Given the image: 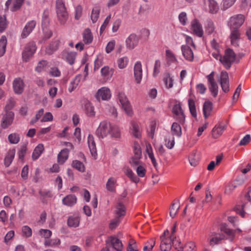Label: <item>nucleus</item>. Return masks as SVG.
Instances as JSON below:
<instances>
[{"label":"nucleus","instance_id":"obj_1","mask_svg":"<svg viewBox=\"0 0 251 251\" xmlns=\"http://www.w3.org/2000/svg\"><path fill=\"white\" fill-rule=\"evenodd\" d=\"M96 135L104 139L109 137L112 140L118 141L121 138L120 128L117 125L104 120L101 121L96 131Z\"/></svg>","mask_w":251,"mask_h":251},{"label":"nucleus","instance_id":"obj_2","mask_svg":"<svg viewBox=\"0 0 251 251\" xmlns=\"http://www.w3.org/2000/svg\"><path fill=\"white\" fill-rule=\"evenodd\" d=\"M56 12L57 19L60 24H65L68 19V13L63 0H56Z\"/></svg>","mask_w":251,"mask_h":251},{"label":"nucleus","instance_id":"obj_3","mask_svg":"<svg viewBox=\"0 0 251 251\" xmlns=\"http://www.w3.org/2000/svg\"><path fill=\"white\" fill-rule=\"evenodd\" d=\"M117 99L125 112L128 115L131 116L132 114V107L126 94L123 92H119L117 95Z\"/></svg>","mask_w":251,"mask_h":251},{"label":"nucleus","instance_id":"obj_4","mask_svg":"<svg viewBox=\"0 0 251 251\" xmlns=\"http://www.w3.org/2000/svg\"><path fill=\"white\" fill-rule=\"evenodd\" d=\"M202 6L204 10L210 14L217 13L219 6L216 0H202Z\"/></svg>","mask_w":251,"mask_h":251},{"label":"nucleus","instance_id":"obj_5","mask_svg":"<svg viewBox=\"0 0 251 251\" xmlns=\"http://www.w3.org/2000/svg\"><path fill=\"white\" fill-rule=\"evenodd\" d=\"M235 54L234 51L230 49H227L225 51V55L223 57H220V61L227 69H229L231 64L235 61Z\"/></svg>","mask_w":251,"mask_h":251},{"label":"nucleus","instance_id":"obj_6","mask_svg":"<svg viewBox=\"0 0 251 251\" xmlns=\"http://www.w3.org/2000/svg\"><path fill=\"white\" fill-rule=\"evenodd\" d=\"M244 17L243 15L238 14L231 17L228 21V26L230 30L238 29L244 23Z\"/></svg>","mask_w":251,"mask_h":251},{"label":"nucleus","instance_id":"obj_7","mask_svg":"<svg viewBox=\"0 0 251 251\" xmlns=\"http://www.w3.org/2000/svg\"><path fill=\"white\" fill-rule=\"evenodd\" d=\"M160 250L161 251H170L172 246V238H169V230L164 231L163 234L160 236Z\"/></svg>","mask_w":251,"mask_h":251},{"label":"nucleus","instance_id":"obj_8","mask_svg":"<svg viewBox=\"0 0 251 251\" xmlns=\"http://www.w3.org/2000/svg\"><path fill=\"white\" fill-rule=\"evenodd\" d=\"M36 50V44L34 42L27 44L22 54L23 59L27 62L32 57Z\"/></svg>","mask_w":251,"mask_h":251},{"label":"nucleus","instance_id":"obj_9","mask_svg":"<svg viewBox=\"0 0 251 251\" xmlns=\"http://www.w3.org/2000/svg\"><path fill=\"white\" fill-rule=\"evenodd\" d=\"M214 72H212L209 75L206 76L208 81V88L212 95L215 97L218 92V87L214 79Z\"/></svg>","mask_w":251,"mask_h":251},{"label":"nucleus","instance_id":"obj_10","mask_svg":"<svg viewBox=\"0 0 251 251\" xmlns=\"http://www.w3.org/2000/svg\"><path fill=\"white\" fill-rule=\"evenodd\" d=\"M14 119V113L13 112H7L3 115L1 121L0 126L3 129H6L11 126Z\"/></svg>","mask_w":251,"mask_h":251},{"label":"nucleus","instance_id":"obj_11","mask_svg":"<svg viewBox=\"0 0 251 251\" xmlns=\"http://www.w3.org/2000/svg\"><path fill=\"white\" fill-rule=\"evenodd\" d=\"M133 76L136 83L140 84L142 81L143 77L142 66L140 61H136L134 64Z\"/></svg>","mask_w":251,"mask_h":251},{"label":"nucleus","instance_id":"obj_12","mask_svg":"<svg viewBox=\"0 0 251 251\" xmlns=\"http://www.w3.org/2000/svg\"><path fill=\"white\" fill-rule=\"evenodd\" d=\"M111 97V91L110 89L106 87H103L99 89L96 95V98L99 101L100 100H108Z\"/></svg>","mask_w":251,"mask_h":251},{"label":"nucleus","instance_id":"obj_13","mask_svg":"<svg viewBox=\"0 0 251 251\" xmlns=\"http://www.w3.org/2000/svg\"><path fill=\"white\" fill-rule=\"evenodd\" d=\"M191 30L192 32L199 37L203 35L202 26L200 22L197 19H194L191 23Z\"/></svg>","mask_w":251,"mask_h":251},{"label":"nucleus","instance_id":"obj_14","mask_svg":"<svg viewBox=\"0 0 251 251\" xmlns=\"http://www.w3.org/2000/svg\"><path fill=\"white\" fill-rule=\"evenodd\" d=\"M139 38L135 34H131L126 40V46L127 49L131 50L138 44Z\"/></svg>","mask_w":251,"mask_h":251},{"label":"nucleus","instance_id":"obj_15","mask_svg":"<svg viewBox=\"0 0 251 251\" xmlns=\"http://www.w3.org/2000/svg\"><path fill=\"white\" fill-rule=\"evenodd\" d=\"M61 57L70 65H73L76 59L77 53L75 51H69L66 50L63 51L61 53Z\"/></svg>","mask_w":251,"mask_h":251},{"label":"nucleus","instance_id":"obj_16","mask_svg":"<svg viewBox=\"0 0 251 251\" xmlns=\"http://www.w3.org/2000/svg\"><path fill=\"white\" fill-rule=\"evenodd\" d=\"M36 25V22L34 20L28 22L22 30L21 37L23 39L26 38L32 32Z\"/></svg>","mask_w":251,"mask_h":251},{"label":"nucleus","instance_id":"obj_17","mask_svg":"<svg viewBox=\"0 0 251 251\" xmlns=\"http://www.w3.org/2000/svg\"><path fill=\"white\" fill-rule=\"evenodd\" d=\"M25 0H8L5 6L12 11H16L20 9Z\"/></svg>","mask_w":251,"mask_h":251},{"label":"nucleus","instance_id":"obj_18","mask_svg":"<svg viewBox=\"0 0 251 251\" xmlns=\"http://www.w3.org/2000/svg\"><path fill=\"white\" fill-rule=\"evenodd\" d=\"M220 83L223 90L225 92L229 91L228 75L226 71H222L220 75Z\"/></svg>","mask_w":251,"mask_h":251},{"label":"nucleus","instance_id":"obj_19","mask_svg":"<svg viewBox=\"0 0 251 251\" xmlns=\"http://www.w3.org/2000/svg\"><path fill=\"white\" fill-rule=\"evenodd\" d=\"M241 33L238 29L230 30V39L231 44L234 47H238L240 40Z\"/></svg>","mask_w":251,"mask_h":251},{"label":"nucleus","instance_id":"obj_20","mask_svg":"<svg viewBox=\"0 0 251 251\" xmlns=\"http://www.w3.org/2000/svg\"><path fill=\"white\" fill-rule=\"evenodd\" d=\"M173 112L176 115V119L179 122L183 124L185 122V116L182 110L181 107L179 105H175L173 108Z\"/></svg>","mask_w":251,"mask_h":251},{"label":"nucleus","instance_id":"obj_21","mask_svg":"<svg viewBox=\"0 0 251 251\" xmlns=\"http://www.w3.org/2000/svg\"><path fill=\"white\" fill-rule=\"evenodd\" d=\"M181 50L184 58L188 61H192L194 59V53L192 50L188 45H182Z\"/></svg>","mask_w":251,"mask_h":251},{"label":"nucleus","instance_id":"obj_22","mask_svg":"<svg viewBox=\"0 0 251 251\" xmlns=\"http://www.w3.org/2000/svg\"><path fill=\"white\" fill-rule=\"evenodd\" d=\"M25 85L22 79L20 78L15 79L13 82V87L14 92L17 94L23 93Z\"/></svg>","mask_w":251,"mask_h":251},{"label":"nucleus","instance_id":"obj_23","mask_svg":"<svg viewBox=\"0 0 251 251\" xmlns=\"http://www.w3.org/2000/svg\"><path fill=\"white\" fill-rule=\"evenodd\" d=\"M77 198L74 195L70 194L65 196L62 199V203L67 206H73L76 204Z\"/></svg>","mask_w":251,"mask_h":251},{"label":"nucleus","instance_id":"obj_24","mask_svg":"<svg viewBox=\"0 0 251 251\" xmlns=\"http://www.w3.org/2000/svg\"><path fill=\"white\" fill-rule=\"evenodd\" d=\"M87 143L90 152L93 156L97 154L96 143L93 135L89 134L87 137Z\"/></svg>","mask_w":251,"mask_h":251},{"label":"nucleus","instance_id":"obj_25","mask_svg":"<svg viewBox=\"0 0 251 251\" xmlns=\"http://www.w3.org/2000/svg\"><path fill=\"white\" fill-rule=\"evenodd\" d=\"M109 240L113 247L117 251H122L123 250V244L121 241H120L117 237L111 236L109 238Z\"/></svg>","mask_w":251,"mask_h":251},{"label":"nucleus","instance_id":"obj_26","mask_svg":"<svg viewBox=\"0 0 251 251\" xmlns=\"http://www.w3.org/2000/svg\"><path fill=\"white\" fill-rule=\"evenodd\" d=\"M84 109L85 114L89 117H92L95 115L94 107L88 100H85L84 102Z\"/></svg>","mask_w":251,"mask_h":251},{"label":"nucleus","instance_id":"obj_27","mask_svg":"<svg viewBox=\"0 0 251 251\" xmlns=\"http://www.w3.org/2000/svg\"><path fill=\"white\" fill-rule=\"evenodd\" d=\"M130 131L132 135L135 138H139L141 136V130L139 125L134 122L131 123V126Z\"/></svg>","mask_w":251,"mask_h":251},{"label":"nucleus","instance_id":"obj_28","mask_svg":"<svg viewBox=\"0 0 251 251\" xmlns=\"http://www.w3.org/2000/svg\"><path fill=\"white\" fill-rule=\"evenodd\" d=\"M15 152L16 151L14 149H10L8 151L4 160V165L6 167H8L11 164L14 158Z\"/></svg>","mask_w":251,"mask_h":251},{"label":"nucleus","instance_id":"obj_29","mask_svg":"<svg viewBox=\"0 0 251 251\" xmlns=\"http://www.w3.org/2000/svg\"><path fill=\"white\" fill-rule=\"evenodd\" d=\"M69 151L68 149H64L61 151L57 156L58 162L59 164H63L68 159Z\"/></svg>","mask_w":251,"mask_h":251},{"label":"nucleus","instance_id":"obj_30","mask_svg":"<svg viewBox=\"0 0 251 251\" xmlns=\"http://www.w3.org/2000/svg\"><path fill=\"white\" fill-rule=\"evenodd\" d=\"M203 113L205 119H207L211 114L212 110V103L209 101H206L203 104Z\"/></svg>","mask_w":251,"mask_h":251},{"label":"nucleus","instance_id":"obj_31","mask_svg":"<svg viewBox=\"0 0 251 251\" xmlns=\"http://www.w3.org/2000/svg\"><path fill=\"white\" fill-rule=\"evenodd\" d=\"M80 218L77 215L70 216L68 219L67 224L69 226L76 227L79 226Z\"/></svg>","mask_w":251,"mask_h":251},{"label":"nucleus","instance_id":"obj_32","mask_svg":"<svg viewBox=\"0 0 251 251\" xmlns=\"http://www.w3.org/2000/svg\"><path fill=\"white\" fill-rule=\"evenodd\" d=\"M129 63V58L126 56H123L119 57L116 61V64L118 67L120 69L126 68Z\"/></svg>","mask_w":251,"mask_h":251},{"label":"nucleus","instance_id":"obj_33","mask_svg":"<svg viewBox=\"0 0 251 251\" xmlns=\"http://www.w3.org/2000/svg\"><path fill=\"white\" fill-rule=\"evenodd\" d=\"M117 180L113 177L108 178L106 183V189L111 192H115L116 190Z\"/></svg>","mask_w":251,"mask_h":251},{"label":"nucleus","instance_id":"obj_34","mask_svg":"<svg viewBox=\"0 0 251 251\" xmlns=\"http://www.w3.org/2000/svg\"><path fill=\"white\" fill-rule=\"evenodd\" d=\"M125 174L129 178V179L135 183H137L139 181V178L134 174L131 169L129 167H125L124 169Z\"/></svg>","mask_w":251,"mask_h":251},{"label":"nucleus","instance_id":"obj_35","mask_svg":"<svg viewBox=\"0 0 251 251\" xmlns=\"http://www.w3.org/2000/svg\"><path fill=\"white\" fill-rule=\"evenodd\" d=\"M225 129V126L224 125H219L215 126L212 131L213 137L217 138L222 134Z\"/></svg>","mask_w":251,"mask_h":251},{"label":"nucleus","instance_id":"obj_36","mask_svg":"<svg viewBox=\"0 0 251 251\" xmlns=\"http://www.w3.org/2000/svg\"><path fill=\"white\" fill-rule=\"evenodd\" d=\"M44 150V145L42 144H38L34 149L32 155V159H37L43 153Z\"/></svg>","mask_w":251,"mask_h":251},{"label":"nucleus","instance_id":"obj_37","mask_svg":"<svg viewBox=\"0 0 251 251\" xmlns=\"http://www.w3.org/2000/svg\"><path fill=\"white\" fill-rule=\"evenodd\" d=\"M126 213V208L121 202H118L116 206L115 214L116 217L120 218L124 216Z\"/></svg>","mask_w":251,"mask_h":251},{"label":"nucleus","instance_id":"obj_38","mask_svg":"<svg viewBox=\"0 0 251 251\" xmlns=\"http://www.w3.org/2000/svg\"><path fill=\"white\" fill-rule=\"evenodd\" d=\"M205 32L208 34H212L215 33V27L213 22L211 20H208L205 25Z\"/></svg>","mask_w":251,"mask_h":251},{"label":"nucleus","instance_id":"obj_39","mask_svg":"<svg viewBox=\"0 0 251 251\" xmlns=\"http://www.w3.org/2000/svg\"><path fill=\"white\" fill-rule=\"evenodd\" d=\"M171 131L174 136L180 137L182 134L181 127L177 123H174L171 127Z\"/></svg>","mask_w":251,"mask_h":251},{"label":"nucleus","instance_id":"obj_40","mask_svg":"<svg viewBox=\"0 0 251 251\" xmlns=\"http://www.w3.org/2000/svg\"><path fill=\"white\" fill-rule=\"evenodd\" d=\"M93 36L90 29L87 28L83 33V41L86 44H89L92 42Z\"/></svg>","mask_w":251,"mask_h":251},{"label":"nucleus","instance_id":"obj_41","mask_svg":"<svg viewBox=\"0 0 251 251\" xmlns=\"http://www.w3.org/2000/svg\"><path fill=\"white\" fill-rule=\"evenodd\" d=\"M165 54L166 60L169 64L176 63L177 61L175 54L171 50H166Z\"/></svg>","mask_w":251,"mask_h":251},{"label":"nucleus","instance_id":"obj_42","mask_svg":"<svg viewBox=\"0 0 251 251\" xmlns=\"http://www.w3.org/2000/svg\"><path fill=\"white\" fill-rule=\"evenodd\" d=\"M136 170V172L138 176L140 177H143L146 174V165L143 163L134 168Z\"/></svg>","mask_w":251,"mask_h":251},{"label":"nucleus","instance_id":"obj_43","mask_svg":"<svg viewBox=\"0 0 251 251\" xmlns=\"http://www.w3.org/2000/svg\"><path fill=\"white\" fill-rule=\"evenodd\" d=\"M81 79V76L80 75H76L74 80L71 82L68 90L70 92H73L78 85L80 80Z\"/></svg>","mask_w":251,"mask_h":251},{"label":"nucleus","instance_id":"obj_44","mask_svg":"<svg viewBox=\"0 0 251 251\" xmlns=\"http://www.w3.org/2000/svg\"><path fill=\"white\" fill-rule=\"evenodd\" d=\"M43 35L41 39L39 41L40 43L45 42L52 36L51 31L47 28V26L43 27Z\"/></svg>","mask_w":251,"mask_h":251},{"label":"nucleus","instance_id":"obj_45","mask_svg":"<svg viewBox=\"0 0 251 251\" xmlns=\"http://www.w3.org/2000/svg\"><path fill=\"white\" fill-rule=\"evenodd\" d=\"M6 44V38L4 36H2L0 39V57L2 56L5 53Z\"/></svg>","mask_w":251,"mask_h":251},{"label":"nucleus","instance_id":"obj_46","mask_svg":"<svg viewBox=\"0 0 251 251\" xmlns=\"http://www.w3.org/2000/svg\"><path fill=\"white\" fill-rule=\"evenodd\" d=\"M188 102L189 110L191 115L193 117L196 118L197 116V113L194 100L192 99H189L188 100Z\"/></svg>","mask_w":251,"mask_h":251},{"label":"nucleus","instance_id":"obj_47","mask_svg":"<svg viewBox=\"0 0 251 251\" xmlns=\"http://www.w3.org/2000/svg\"><path fill=\"white\" fill-rule=\"evenodd\" d=\"M165 146L169 149H172L175 145L174 137L170 134L167 135L165 138Z\"/></svg>","mask_w":251,"mask_h":251},{"label":"nucleus","instance_id":"obj_48","mask_svg":"<svg viewBox=\"0 0 251 251\" xmlns=\"http://www.w3.org/2000/svg\"><path fill=\"white\" fill-rule=\"evenodd\" d=\"M196 245L194 242H188L184 247L183 248H180L178 251H196Z\"/></svg>","mask_w":251,"mask_h":251},{"label":"nucleus","instance_id":"obj_49","mask_svg":"<svg viewBox=\"0 0 251 251\" xmlns=\"http://www.w3.org/2000/svg\"><path fill=\"white\" fill-rule=\"evenodd\" d=\"M236 0H223L221 9L226 10L231 7L235 2Z\"/></svg>","mask_w":251,"mask_h":251},{"label":"nucleus","instance_id":"obj_50","mask_svg":"<svg viewBox=\"0 0 251 251\" xmlns=\"http://www.w3.org/2000/svg\"><path fill=\"white\" fill-rule=\"evenodd\" d=\"M15 105V100L12 98L8 99L6 104L4 107L5 112H11L10 110L14 108Z\"/></svg>","mask_w":251,"mask_h":251},{"label":"nucleus","instance_id":"obj_51","mask_svg":"<svg viewBox=\"0 0 251 251\" xmlns=\"http://www.w3.org/2000/svg\"><path fill=\"white\" fill-rule=\"evenodd\" d=\"M141 158V157H137L136 156H133L131 158L129 163L133 169L143 164L140 160Z\"/></svg>","mask_w":251,"mask_h":251},{"label":"nucleus","instance_id":"obj_52","mask_svg":"<svg viewBox=\"0 0 251 251\" xmlns=\"http://www.w3.org/2000/svg\"><path fill=\"white\" fill-rule=\"evenodd\" d=\"M44 113V110L43 108H41L39 109L36 113L35 116L33 117L31 121L30 124L33 125L36 123L39 119L41 118V117L43 116Z\"/></svg>","mask_w":251,"mask_h":251},{"label":"nucleus","instance_id":"obj_53","mask_svg":"<svg viewBox=\"0 0 251 251\" xmlns=\"http://www.w3.org/2000/svg\"><path fill=\"white\" fill-rule=\"evenodd\" d=\"M73 167L80 172L85 171V166L84 164L78 160H75L72 163Z\"/></svg>","mask_w":251,"mask_h":251},{"label":"nucleus","instance_id":"obj_54","mask_svg":"<svg viewBox=\"0 0 251 251\" xmlns=\"http://www.w3.org/2000/svg\"><path fill=\"white\" fill-rule=\"evenodd\" d=\"M179 209V205L178 203H173L170 208V216L174 218Z\"/></svg>","mask_w":251,"mask_h":251},{"label":"nucleus","instance_id":"obj_55","mask_svg":"<svg viewBox=\"0 0 251 251\" xmlns=\"http://www.w3.org/2000/svg\"><path fill=\"white\" fill-rule=\"evenodd\" d=\"M221 230L223 231L228 236L229 239L232 241L234 237V232L227 228L226 225H222L221 226Z\"/></svg>","mask_w":251,"mask_h":251},{"label":"nucleus","instance_id":"obj_56","mask_svg":"<svg viewBox=\"0 0 251 251\" xmlns=\"http://www.w3.org/2000/svg\"><path fill=\"white\" fill-rule=\"evenodd\" d=\"M8 139L11 144H16L20 141V136L17 133H11L8 135Z\"/></svg>","mask_w":251,"mask_h":251},{"label":"nucleus","instance_id":"obj_57","mask_svg":"<svg viewBox=\"0 0 251 251\" xmlns=\"http://www.w3.org/2000/svg\"><path fill=\"white\" fill-rule=\"evenodd\" d=\"M224 236L222 234L216 233L211 237L210 240V244L213 245L219 243V241L223 240Z\"/></svg>","mask_w":251,"mask_h":251},{"label":"nucleus","instance_id":"obj_58","mask_svg":"<svg viewBox=\"0 0 251 251\" xmlns=\"http://www.w3.org/2000/svg\"><path fill=\"white\" fill-rule=\"evenodd\" d=\"M100 9L98 7H95L93 9L91 14V19L93 23H96L99 17Z\"/></svg>","mask_w":251,"mask_h":251},{"label":"nucleus","instance_id":"obj_59","mask_svg":"<svg viewBox=\"0 0 251 251\" xmlns=\"http://www.w3.org/2000/svg\"><path fill=\"white\" fill-rule=\"evenodd\" d=\"M22 232L23 236L29 237L32 235V229L27 226H24L22 227Z\"/></svg>","mask_w":251,"mask_h":251},{"label":"nucleus","instance_id":"obj_60","mask_svg":"<svg viewBox=\"0 0 251 251\" xmlns=\"http://www.w3.org/2000/svg\"><path fill=\"white\" fill-rule=\"evenodd\" d=\"M49 13L48 10H45L42 16V27L47 26L50 22L49 18Z\"/></svg>","mask_w":251,"mask_h":251},{"label":"nucleus","instance_id":"obj_61","mask_svg":"<svg viewBox=\"0 0 251 251\" xmlns=\"http://www.w3.org/2000/svg\"><path fill=\"white\" fill-rule=\"evenodd\" d=\"M108 114L114 118H116L118 113L116 108L112 105H108L106 107Z\"/></svg>","mask_w":251,"mask_h":251},{"label":"nucleus","instance_id":"obj_62","mask_svg":"<svg viewBox=\"0 0 251 251\" xmlns=\"http://www.w3.org/2000/svg\"><path fill=\"white\" fill-rule=\"evenodd\" d=\"M155 240L151 239L148 241L143 248V251H151L155 245Z\"/></svg>","mask_w":251,"mask_h":251},{"label":"nucleus","instance_id":"obj_63","mask_svg":"<svg viewBox=\"0 0 251 251\" xmlns=\"http://www.w3.org/2000/svg\"><path fill=\"white\" fill-rule=\"evenodd\" d=\"M237 187L233 181L228 183L225 188V193L226 194H230Z\"/></svg>","mask_w":251,"mask_h":251},{"label":"nucleus","instance_id":"obj_64","mask_svg":"<svg viewBox=\"0 0 251 251\" xmlns=\"http://www.w3.org/2000/svg\"><path fill=\"white\" fill-rule=\"evenodd\" d=\"M136 242L133 239H130L128 243L127 251H138Z\"/></svg>","mask_w":251,"mask_h":251}]
</instances>
